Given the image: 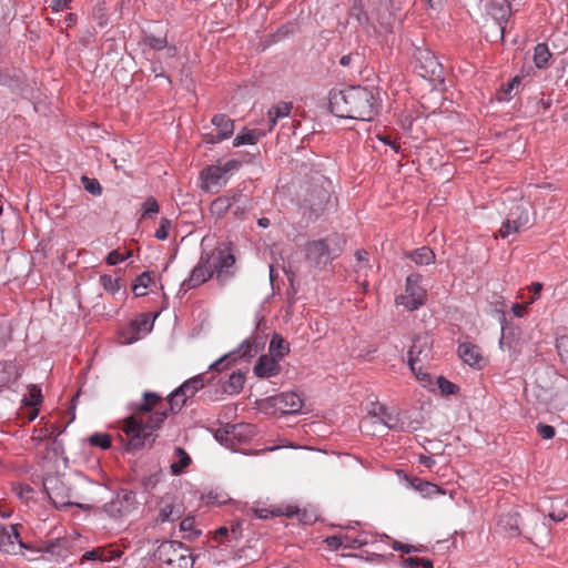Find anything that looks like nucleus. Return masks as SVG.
Segmentation results:
<instances>
[{
    "mask_svg": "<svg viewBox=\"0 0 568 568\" xmlns=\"http://www.w3.org/2000/svg\"><path fill=\"white\" fill-rule=\"evenodd\" d=\"M214 132L205 133L204 141L206 143H219L229 139L234 132V122L226 114H215L212 118Z\"/></svg>",
    "mask_w": 568,
    "mask_h": 568,
    "instance_id": "obj_16",
    "label": "nucleus"
},
{
    "mask_svg": "<svg viewBox=\"0 0 568 568\" xmlns=\"http://www.w3.org/2000/svg\"><path fill=\"white\" fill-rule=\"evenodd\" d=\"M419 55L420 57L417 58V61L424 59L425 63H420L419 65L415 67L418 74L423 78L435 77L439 70V62L437 59L428 51L419 52Z\"/></svg>",
    "mask_w": 568,
    "mask_h": 568,
    "instance_id": "obj_23",
    "label": "nucleus"
},
{
    "mask_svg": "<svg viewBox=\"0 0 568 568\" xmlns=\"http://www.w3.org/2000/svg\"><path fill=\"white\" fill-rule=\"evenodd\" d=\"M180 530L187 534L190 540L195 539L201 535V530L195 527V519L193 517H185L180 523Z\"/></svg>",
    "mask_w": 568,
    "mask_h": 568,
    "instance_id": "obj_43",
    "label": "nucleus"
},
{
    "mask_svg": "<svg viewBox=\"0 0 568 568\" xmlns=\"http://www.w3.org/2000/svg\"><path fill=\"white\" fill-rule=\"evenodd\" d=\"M206 505L221 506L231 500L226 493L219 490H211L204 496Z\"/></svg>",
    "mask_w": 568,
    "mask_h": 568,
    "instance_id": "obj_41",
    "label": "nucleus"
},
{
    "mask_svg": "<svg viewBox=\"0 0 568 568\" xmlns=\"http://www.w3.org/2000/svg\"><path fill=\"white\" fill-rule=\"evenodd\" d=\"M556 348L561 362L568 367V336L557 338Z\"/></svg>",
    "mask_w": 568,
    "mask_h": 568,
    "instance_id": "obj_53",
    "label": "nucleus"
},
{
    "mask_svg": "<svg viewBox=\"0 0 568 568\" xmlns=\"http://www.w3.org/2000/svg\"><path fill=\"white\" fill-rule=\"evenodd\" d=\"M420 276L412 274L407 276L405 293L396 297L397 305L404 306L407 311H416L426 302V291L420 286Z\"/></svg>",
    "mask_w": 568,
    "mask_h": 568,
    "instance_id": "obj_11",
    "label": "nucleus"
},
{
    "mask_svg": "<svg viewBox=\"0 0 568 568\" xmlns=\"http://www.w3.org/2000/svg\"><path fill=\"white\" fill-rule=\"evenodd\" d=\"M344 244V239L338 234L308 241L304 247L306 261L312 266L324 267L342 254Z\"/></svg>",
    "mask_w": 568,
    "mask_h": 568,
    "instance_id": "obj_4",
    "label": "nucleus"
},
{
    "mask_svg": "<svg viewBox=\"0 0 568 568\" xmlns=\"http://www.w3.org/2000/svg\"><path fill=\"white\" fill-rule=\"evenodd\" d=\"M162 400V397L154 392L143 393L141 402H131L128 409L131 415L124 418L122 430L128 439V450H138L150 444L153 433L159 429L168 418V410H158L143 420L140 415L151 413Z\"/></svg>",
    "mask_w": 568,
    "mask_h": 568,
    "instance_id": "obj_1",
    "label": "nucleus"
},
{
    "mask_svg": "<svg viewBox=\"0 0 568 568\" xmlns=\"http://www.w3.org/2000/svg\"><path fill=\"white\" fill-rule=\"evenodd\" d=\"M437 384L440 393L444 395H455L458 392V386L446 379L444 376H439L437 378Z\"/></svg>",
    "mask_w": 568,
    "mask_h": 568,
    "instance_id": "obj_54",
    "label": "nucleus"
},
{
    "mask_svg": "<svg viewBox=\"0 0 568 568\" xmlns=\"http://www.w3.org/2000/svg\"><path fill=\"white\" fill-rule=\"evenodd\" d=\"M384 426L389 429L402 432L404 430V423L399 418V414L395 412H388L387 415L381 420Z\"/></svg>",
    "mask_w": 568,
    "mask_h": 568,
    "instance_id": "obj_40",
    "label": "nucleus"
},
{
    "mask_svg": "<svg viewBox=\"0 0 568 568\" xmlns=\"http://www.w3.org/2000/svg\"><path fill=\"white\" fill-rule=\"evenodd\" d=\"M174 454L178 460L173 462L170 468L173 475H180L191 464V457L182 447H176Z\"/></svg>",
    "mask_w": 568,
    "mask_h": 568,
    "instance_id": "obj_34",
    "label": "nucleus"
},
{
    "mask_svg": "<svg viewBox=\"0 0 568 568\" xmlns=\"http://www.w3.org/2000/svg\"><path fill=\"white\" fill-rule=\"evenodd\" d=\"M521 83L520 77L516 75L511 78L507 83L503 84L497 92V100L500 102H508L515 95L514 91L518 90Z\"/></svg>",
    "mask_w": 568,
    "mask_h": 568,
    "instance_id": "obj_33",
    "label": "nucleus"
},
{
    "mask_svg": "<svg viewBox=\"0 0 568 568\" xmlns=\"http://www.w3.org/2000/svg\"><path fill=\"white\" fill-rule=\"evenodd\" d=\"M255 435L254 426L246 423L227 424L224 428L216 432V439L232 450H237V446L250 442Z\"/></svg>",
    "mask_w": 568,
    "mask_h": 568,
    "instance_id": "obj_8",
    "label": "nucleus"
},
{
    "mask_svg": "<svg viewBox=\"0 0 568 568\" xmlns=\"http://www.w3.org/2000/svg\"><path fill=\"white\" fill-rule=\"evenodd\" d=\"M232 200L235 202L232 204V209L230 212L236 219H243L246 210H247V199L240 191H232Z\"/></svg>",
    "mask_w": 568,
    "mask_h": 568,
    "instance_id": "obj_35",
    "label": "nucleus"
},
{
    "mask_svg": "<svg viewBox=\"0 0 568 568\" xmlns=\"http://www.w3.org/2000/svg\"><path fill=\"white\" fill-rule=\"evenodd\" d=\"M265 346L264 337L252 335L245 338L237 348L224 354L209 366V371L222 373L230 369L240 359L250 361Z\"/></svg>",
    "mask_w": 568,
    "mask_h": 568,
    "instance_id": "obj_6",
    "label": "nucleus"
},
{
    "mask_svg": "<svg viewBox=\"0 0 568 568\" xmlns=\"http://www.w3.org/2000/svg\"><path fill=\"white\" fill-rule=\"evenodd\" d=\"M224 173L221 165H210L201 171L203 187L209 190L211 186L221 185Z\"/></svg>",
    "mask_w": 568,
    "mask_h": 568,
    "instance_id": "obj_26",
    "label": "nucleus"
},
{
    "mask_svg": "<svg viewBox=\"0 0 568 568\" xmlns=\"http://www.w3.org/2000/svg\"><path fill=\"white\" fill-rule=\"evenodd\" d=\"M234 264L235 256L229 247H216L202 253L189 277L182 282L181 288L185 292L196 288L213 276L220 284H224L234 276Z\"/></svg>",
    "mask_w": 568,
    "mask_h": 568,
    "instance_id": "obj_3",
    "label": "nucleus"
},
{
    "mask_svg": "<svg viewBox=\"0 0 568 568\" xmlns=\"http://www.w3.org/2000/svg\"><path fill=\"white\" fill-rule=\"evenodd\" d=\"M23 549L31 550V547L21 540L18 526L0 523V550L17 555L21 554Z\"/></svg>",
    "mask_w": 568,
    "mask_h": 568,
    "instance_id": "obj_12",
    "label": "nucleus"
},
{
    "mask_svg": "<svg viewBox=\"0 0 568 568\" xmlns=\"http://www.w3.org/2000/svg\"><path fill=\"white\" fill-rule=\"evenodd\" d=\"M82 186L87 192L94 196H99L102 194V186L100 182L97 179L89 178L87 175H83L81 178Z\"/></svg>",
    "mask_w": 568,
    "mask_h": 568,
    "instance_id": "obj_49",
    "label": "nucleus"
},
{
    "mask_svg": "<svg viewBox=\"0 0 568 568\" xmlns=\"http://www.w3.org/2000/svg\"><path fill=\"white\" fill-rule=\"evenodd\" d=\"M377 138H378V140L381 142H383L384 144L388 145L395 152H399V150H400L399 143L396 140H394L390 135L378 134Z\"/></svg>",
    "mask_w": 568,
    "mask_h": 568,
    "instance_id": "obj_62",
    "label": "nucleus"
},
{
    "mask_svg": "<svg viewBox=\"0 0 568 568\" xmlns=\"http://www.w3.org/2000/svg\"><path fill=\"white\" fill-rule=\"evenodd\" d=\"M160 568H193L194 556L191 548L176 540L161 542L154 551Z\"/></svg>",
    "mask_w": 568,
    "mask_h": 568,
    "instance_id": "obj_5",
    "label": "nucleus"
},
{
    "mask_svg": "<svg viewBox=\"0 0 568 568\" xmlns=\"http://www.w3.org/2000/svg\"><path fill=\"white\" fill-rule=\"evenodd\" d=\"M171 225H172V223L168 217H162L160 220V225L154 233V236L160 241L166 240L169 236V231L171 229Z\"/></svg>",
    "mask_w": 568,
    "mask_h": 568,
    "instance_id": "obj_55",
    "label": "nucleus"
},
{
    "mask_svg": "<svg viewBox=\"0 0 568 568\" xmlns=\"http://www.w3.org/2000/svg\"><path fill=\"white\" fill-rule=\"evenodd\" d=\"M537 433L542 439H551L556 435V430L551 425L542 423L537 425Z\"/></svg>",
    "mask_w": 568,
    "mask_h": 568,
    "instance_id": "obj_59",
    "label": "nucleus"
},
{
    "mask_svg": "<svg viewBox=\"0 0 568 568\" xmlns=\"http://www.w3.org/2000/svg\"><path fill=\"white\" fill-rule=\"evenodd\" d=\"M0 386L14 384L20 377L18 366L13 362H0Z\"/></svg>",
    "mask_w": 568,
    "mask_h": 568,
    "instance_id": "obj_28",
    "label": "nucleus"
},
{
    "mask_svg": "<svg viewBox=\"0 0 568 568\" xmlns=\"http://www.w3.org/2000/svg\"><path fill=\"white\" fill-rule=\"evenodd\" d=\"M432 346L433 341L428 334L414 336L407 353V364L410 369H415L416 364H422L430 357Z\"/></svg>",
    "mask_w": 568,
    "mask_h": 568,
    "instance_id": "obj_13",
    "label": "nucleus"
},
{
    "mask_svg": "<svg viewBox=\"0 0 568 568\" xmlns=\"http://www.w3.org/2000/svg\"><path fill=\"white\" fill-rule=\"evenodd\" d=\"M89 443L92 446L100 447L102 449H109L112 445L111 436L105 433H94L89 437Z\"/></svg>",
    "mask_w": 568,
    "mask_h": 568,
    "instance_id": "obj_46",
    "label": "nucleus"
},
{
    "mask_svg": "<svg viewBox=\"0 0 568 568\" xmlns=\"http://www.w3.org/2000/svg\"><path fill=\"white\" fill-rule=\"evenodd\" d=\"M325 542L326 545L333 549V550H337L339 548H345V549H348V546L347 544L349 542L348 541V536L345 535V536H329L325 539Z\"/></svg>",
    "mask_w": 568,
    "mask_h": 568,
    "instance_id": "obj_52",
    "label": "nucleus"
},
{
    "mask_svg": "<svg viewBox=\"0 0 568 568\" xmlns=\"http://www.w3.org/2000/svg\"><path fill=\"white\" fill-rule=\"evenodd\" d=\"M273 405L282 414H297L303 408V398L294 392H284L273 398Z\"/></svg>",
    "mask_w": 568,
    "mask_h": 568,
    "instance_id": "obj_19",
    "label": "nucleus"
},
{
    "mask_svg": "<svg viewBox=\"0 0 568 568\" xmlns=\"http://www.w3.org/2000/svg\"><path fill=\"white\" fill-rule=\"evenodd\" d=\"M270 355L277 359H283L290 353V344L280 334L274 333L270 341Z\"/></svg>",
    "mask_w": 568,
    "mask_h": 568,
    "instance_id": "obj_29",
    "label": "nucleus"
},
{
    "mask_svg": "<svg viewBox=\"0 0 568 568\" xmlns=\"http://www.w3.org/2000/svg\"><path fill=\"white\" fill-rule=\"evenodd\" d=\"M100 284L108 293L114 295L120 290L119 278L113 277L109 274H103L100 276Z\"/></svg>",
    "mask_w": 568,
    "mask_h": 568,
    "instance_id": "obj_48",
    "label": "nucleus"
},
{
    "mask_svg": "<svg viewBox=\"0 0 568 568\" xmlns=\"http://www.w3.org/2000/svg\"><path fill=\"white\" fill-rule=\"evenodd\" d=\"M143 42L154 51H161L168 45L166 37H156L154 34H145Z\"/></svg>",
    "mask_w": 568,
    "mask_h": 568,
    "instance_id": "obj_47",
    "label": "nucleus"
},
{
    "mask_svg": "<svg viewBox=\"0 0 568 568\" xmlns=\"http://www.w3.org/2000/svg\"><path fill=\"white\" fill-rule=\"evenodd\" d=\"M131 255H132V253H131L130 251H129V252H126L125 254H122V253H120V252H119V251H116V250H112V251L108 254V256H106V258H105V262H106L109 265L113 266V265H116V264H119V263L124 262L125 260H128L129 257H131Z\"/></svg>",
    "mask_w": 568,
    "mask_h": 568,
    "instance_id": "obj_56",
    "label": "nucleus"
},
{
    "mask_svg": "<svg viewBox=\"0 0 568 568\" xmlns=\"http://www.w3.org/2000/svg\"><path fill=\"white\" fill-rule=\"evenodd\" d=\"M329 200L331 192L322 185H315L306 190L300 206L310 217L317 219L325 212Z\"/></svg>",
    "mask_w": 568,
    "mask_h": 568,
    "instance_id": "obj_9",
    "label": "nucleus"
},
{
    "mask_svg": "<svg viewBox=\"0 0 568 568\" xmlns=\"http://www.w3.org/2000/svg\"><path fill=\"white\" fill-rule=\"evenodd\" d=\"M291 110H292L291 102L281 101V102L274 104L267 112L268 121H270V130H272L276 125V123L280 119L290 115Z\"/></svg>",
    "mask_w": 568,
    "mask_h": 568,
    "instance_id": "obj_31",
    "label": "nucleus"
},
{
    "mask_svg": "<svg viewBox=\"0 0 568 568\" xmlns=\"http://www.w3.org/2000/svg\"><path fill=\"white\" fill-rule=\"evenodd\" d=\"M138 507L136 495L131 489H120L110 501L103 505V511L118 519L130 515Z\"/></svg>",
    "mask_w": 568,
    "mask_h": 568,
    "instance_id": "obj_10",
    "label": "nucleus"
},
{
    "mask_svg": "<svg viewBox=\"0 0 568 568\" xmlns=\"http://www.w3.org/2000/svg\"><path fill=\"white\" fill-rule=\"evenodd\" d=\"M255 516L260 519H267L271 517H293L298 515L300 510L293 505H265L264 503H256L252 508Z\"/></svg>",
    "mask_w": 568,
    "mask_h": 568,
    "instance_id": "obj_17",
    "label": "nucleus"
},
{
    "mask_svg": "<svg viewBox=\"0 0 568 568\" xmlns=\"http://www.w3.org/2000/svg\"><path fill=\"white\" fill-rule=\"evenodd\" d=\"M387 407L383 404H379V403H373L372 404V408L369 409V414L375 416V417H378L381 418V420L383 419V417L385 415H387Z\"/></svg>",
    "mask_w": 568,
    "mask_h": 568,
    "instance_id": "obj_61",
    "label": "nucleus"
},
{
    "mask_svg": "<svg viewBox=\"0 0 568 568\" xmlns=\"http://www.w3.org/2000/svg\"><path fill=\"white\" fill-rule=\"evenodd\" d=\"M381 108L382 100L375 88L348 87L329 95V109L339 118L372 121Z\"/></svg>",
    "mask_w": 568,
    "mask_h": 568,
    "instance_id": "obj_2",
    "label": "nucleus"
},
{
    "mask_svg": "<svg viewBox=\"0 0 568 568\" xmlns=\"http://www.w3.org/2000/svg\"><path fill=\"white\" fill-rule=\"evenodd\" d=\"M182 516V506L173 496L166 495L159 503L158 524L173 523Z\"/></svg>",
    "mask_w": 568,
    "mask_h": 568,
    "instance_id": "obj_18",
    "label": "nucleus"
},
{
    "mask_svg": "<svg viewBox=\"0 0 568 568\" xmlns=\"http://www.w3.org/2000/svg\"><path fill=\"white\" fill-rule=\"evenodd\" d=\"M262 135H263V133L258 130H246L244 132L239 133L234 138L233 145L234 146L253 145L258 141V139Z\"/></svg>",
    "mask_w": 568,
    "mask_h": 568,
    "instance_id": "obj_36",
    "label": "nucleus"
},
{
    "mask_svg": "<svg viewBox=\"0 0 568 568\" xmlns=\"http://www.w3.org/2000/svg\"><path fill=\"white\" fill-rule=\"evenodd\" d=\"M542 290V284L540 282H534L528 286V291L531 293L527 304H534L539 297L540 292Z\"/></svg>",
    "mask_w": 568,
    "mask_h": 568,
    "instance_id": "obj_60",
    "label": "nucleus"
},
{
    "mask_svg": "<svg viewBox=\"0 0 568 568\" xmlns=\"http://www.w3.org/2000/svg\"><path fill=\"white\" fill-rule=\"evenodd\" d=\"M410 485L417 491H419L423 495V497H433L436 495L445 494V490L442 489L439 486H437L430 481H426V480L416 478V477L412 479Z\"/></svg>",
    "mask_w": 568,
    "mask_h": 568,
    "instance_id": "obj_32",
    "label": "nucleus"
},
{
    "mask_svg": "<svg viewBox=\"0 0 568 568\" xmlns=\"http://www.w3.org/2000/svg\"><path fill=\"white\" fill-rule=\"evenodd\" d=\"M253 373L263 379L275 377L281 373L280 359L271 355H261L253 367Z\"/></svg>",
    "mask_w": 568,
    "mask_h": 568,
    "instance_id": "obj_20",
    "label": "nucleus"
},
{
    "mask_svg": "<svg viewBox=\"0 0 568 568\" xmlns=\"http://www.w3.org/2000/svg\"><path fill=\"white\" fill-rule=\"evenodd\" d=\"M44 489L57 508H65L74 505L71 500V490L59 477L47 478Z\"/></svg>",
    "mask_w": 568,
    "mask_h": 568,
    "instance_id": "obj_14",
    "label": "nucleus"
},
{
    "mask_svg": "<svg viewBox=\"0 0 568 568\" xmlns=\"http://www.w3.org/2000/svg\"><path fill=\"white\" fill-rule=\"evenodd\" d=\"M246 375L241 371L232 372L227 379L222 383V389L227 395H237L242 392Z\"/></svg>",
    "mask_w": 568,
    "mask_h": 568,
    "instance_id": "obj_25",
    "label": "nucleus"
},
{
    "mask_svg": "<svg viewBox=\"0 0 568 568\" xmlns=\"http://www.w3.org/2000/svg\"><path fill=\"white\" fill-rule=\"evenodd\" d=\"M152 282V276L149 272H143L134 280L132 291L135 296L141 297L146 295V290Z\"/></svg>",
    "mask_w": 568,
    "mask_h": 568,
    "instance_id": "obj_38",
    "label": "nucleus"
},
{
    "mask_svg": "<svg viewBox=\"0 0 568 568\" xmlns=\"http://www.w3.org/2000/svg\"><path fill=\"white\" fill-rule=\"evenodd\" d=\"M551 58V53L546 43H538L534 49V63L536 68L542 69L545 68L549 59Z\"/></svg>",
    "mask_w": 568,
    "mask_h": 568,
    "instance_id": "obj_37",
    "label": "nucleus"
},
{
    "mask_svg": "<svg viewBox=\"0 0 568 568\" xmlns=\"http://www.w3.org/2000/svg\"><path fill=\"white\" fill-rule=\"evenodd\" d=\"M99 551H101L100 566L119 560L123 554L122 550L110 547H99Z\"/></svg>",
    "mask_w": 568,
    "mask_h": 568,
    "instance_id": "obj_42",
    "label": "nucleus"
},
{
    "mask_svg": "<svg viewBox=\"0 0 568 568\" xmlns=\"http://www.w3.org/2000/svg\"><path fill=\"white\" fill-rule=\"evenodd\" d=\"M22 403L26 406H38L42 403V393L40 387L34 384L28 386V393L24 395Z\"/></svg>",
    "mask_w": 568,
    "mask_h": 568,
    "instance_id": "obj_39",
    "label": "nucleus"
},
{
    "mask_svg": "<svg viewBox=\"0 0 568 568\" xmlns=\"http://www.w3.org/2000/svg\"><path fill=\"white\" fill-rule=\"evenodd\" d=\"M487 10L498 24L503 26L511 14V4L508 0H490Z\"/></svg>",
    "mask_w": 568,
    "mask_h": 568,
    "instance_id": "obj_22",
    "label": "nucleus"
},
{
    "mask_svg": "<svg viewBox=\"0 0 568 568\" xmlns=\"http://www.w3.org/2000/svg\"><path fill=\"white\" fill-rule=\"evenodd\" d=\"M99 547L93 548L91 550H88L82 554L79 564L81 566L85 565L87 562H91V565L95 568H100V554Z\"/></svg>",
    "mask_w": 568,
    "mask_h": 568,
    "instance_id": "obj_51",
    "label": "nucleus"
},
{
    "mask_svg": "<svg viewBox=\"0 0 568 568\" xmlns=\"http://www.w3.org/2000/svg\"><path fill=\"white\" fill-rule=\"evenodd\" d=\"M160 206L158 201L153 196H149L143 203V214L142 217L150 216L152 214L159 213Z\"/></svg>",
    "mask_w": 568,
    "mask_h": 568,
    "instance_id": "obj_57",
    "label": "nucleus"
},
{
    "mask_svg": "<svg viewBox=\"0 0 568 568\" xmlns=\"http://www.w3.org/2000/svg\"><path fill=\"white\" fill-rule=\"evenodd\" d=\"M373 537L369 536L367 532H361L356 537L348 536V549H359L368 544L372 542ZM377 540H374L373 544H377Z\"/></svg>",
    "mask_w": 568,
    "mask_h": 568,
    "instance_id": "obj_45",
    "label": "nucleus"
},
{
    "mask_svg": "<svg viewBox=\"0 0 568 568\" xmlns=\"http://www.w3.org/2000/svg\"><path fill=\"white\" fill-rule=\"evenodd\" d=\"M404 568H434L433 561L428 558L407 557L403 562Z\"/></svg>",
    "mask_w": 568,
    "mask_h": 568,
    "instance_id": "obj_50",
    "label": "nucleus"
},
{
    "mask_svg": "<svg viewBox=\"0 0 568 568\" xmlns=\"http://www.w3.org/2000/svg\"><path fill=\"white\" fill-rule=\"evenodd\" d=\"M215 379V376L206 377V373L197 374L184 383H182L176 389L184 396V398H192L205 384H210Z\"/></svg>",
    "mask_w": 568,
    "mask_h": 568,
    "instance_id": "obj_21",
    "label": "nucleus"
},
{
    "mask_svg": "<svg viewBox=\"0 0 568 568\" xmlns=\"http://www.w3.org/2000/svg\"><path fill=\"white\" fill-rule=\"evenodd\" d=\"M458 355L465 364L477 366L483 359L480 348L471 343H463L458 346Z\"/></svg>",
    "mask_w": 568,
    "mask_h": 568,
    "instance_id": "obj_24",
    "label": "nucleus"
},
{
    "mask_svg": "<svg viewBox=\"0 0 568 568\" xmlns=\"http://www.w3.org/2000/svg\"><path fill=\"white\" fill-rule=\"evenodd\" d=\"M37 552H42L48 560L64 562L70 556V541L67 538L45 540Z\"/></svg>",
    "mask_w": 568,
    "mask_h": 568,
    "instance_id": "obj_15",
    "label": "nucleus"
},
{
    "mask_svg": "<svg viewBox=\"0 0 568 568\" xmlns=\"http://www.w3.org/2000/svg\"><path fill=\"white\" fill-rule=\"evenodd\" d=\"M416 378L423 384V386L432 385V376L423 369L422 364H416L415 369H410Z\"/></svg>",
    "mask_w": 568,
    "mask_h": 568,
    "instance_id": "obj_58",
    "label": "nucleus"
},
{
    "mask_svg": "<svg viewBox=\"0 0 568 568\" xmlns=\"http://www.w3.org/2000/svg\"><path fill=\"white\" fill-rule=\"evenodd\" d=\"M529 222L528 203L523 199L514 200L508 207V213L496 237L508 236L523 231Z\"/></svg>",
    "mask_w": 568,
    "mask_h": 568,
    "instance_id": "obj_7",
    "label": "nucleus"
},
{
    "mask_svg": "<svg viewBox=\"0 0 568 568\" xmlns=\"http://www.w3.org/2000/svg\"><path fill=\"white\" fill-rule=\"evenodd\" d=\"M359 59H361V55L358 53H348V54L343 55L339 59V64L345 68H351V67H353V63Z\"/></svg>",
    "mask_w": 568,
    "mask_h": 568,
    "instance_id": "obj_64",
    "label": "nucleus"
},
{
    "mask_svg": "<svg viewBox=\"0 0 568 568\" xmlns=\"http://www.w3.org/2000/svg\"><path fill=\"white\" fill-rule=\"evenodd\" d=\"M406 257L417 265H429L435 262V253L428 246H422L406 253Z\"/></svg>",
    "mask_w": 568,
    "mask_h": 568,
    "instance_id": "obj_30",
    "label": "nucleus"
},
{
    "mask_svg": "<svg viewBox=\"0 0 568 568\" xmlns=\"http://www.w3.org/2000/svg\"><path fill=\"white\" fill-rule=\"evenodd\" d=\"M71 0H52L50 3V8L53 12H59L63 10L70 9Z\"/></svg>",
    "mask_w": 568,
    "mask_h": 568,
    "instance_id": "obj_63",
    "label": "nucleus"
},
{
    "mask_svg": "<svg viewBox=\"0 0 568 568\" xmlns=\"http://www.w3.org/2000/svg\"><path fill=\"white\" fill-rule=\"evenodd\" d=\"M186 398L178 390L174 389L169 396H168V404L170 406L171 413H178L182 409V407L186 404Z\"/></svg>",
    "mask_w": 568,
    "mask_h": 568,
    "instance_id": "obj_44",
    "label": "nucleus"
},
{
    "mask_svg": "<svg viewBox=\"0 0 568 568\" xmlns=\"http://www.w3.org/2000/svg\"><path fill=\"white\" fill-rule=\"evenodd\" d=\"M232 199V191L216 197L210 205L211 214L216 219L223 217L227 212H230L232 204L235 203Z\"/></svg>",
    "mask_w": 568,
    "mask_h": 568,
    "instance_id": "obj_27",
    "label": "nucleus"
}]
</instances>
